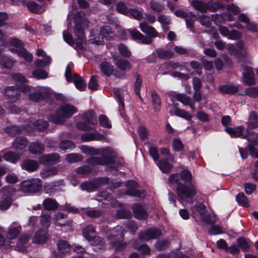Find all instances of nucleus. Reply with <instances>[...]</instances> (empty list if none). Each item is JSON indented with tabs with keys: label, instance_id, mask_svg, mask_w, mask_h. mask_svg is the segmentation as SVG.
<instances>
[{
	"label": "nucleus",
	"instance_id": "f257e3e1",
	"mask_svg": "<svg viewBox=\"0 0 258 258\" xmlns=\"http://www.w3.org/2000/svg\"><path fill=\"white\" fill-rule=\"evenodd\" d=\"M81 152L86 155H98L100 156H92L86 160V162L92 165H109L114 169L118 167V162L116 160L115 153L109 148L96 149L87 145H82L80 147Z\"/></svg>",
	"mask_w": 258,
	"mask_h": 258
},
{
	"label": "nucleus",
	"instance_id": "f03ea898",
	"mask_svg": "<svg viewBox=\"0 0 258 258\" xmlns=\"http://www.w3.org/2000/svg\"><path fill=\"white\" fill-rule=\"evenodd\" d=\"M170 186L176 184V192L180 202L191 201L197 194V189L192 183L185 184L179 181V174L173 173L168 178Z\"/></svg>",
	"mask_w": 258,
	"mask_h": 258
},
{
	"label": "nucleus",
	"instance_id": "7ed1b4c3",
	"mask_svg": "<svg viewBox=\"0 0 258 258\" xmlns=\"http://www.w3.org/2000/svg\"><path fill=\"white\" fill-rule=\"evenodd\" d=\"M124 230L121 226L118 225L114 227L108 235V239L112 240L111 245L115 250L121 251L126 246V243L123 242Z\"/></svg>",
	"mask_w": 258,
	"mask_h": 258
},
{
	"label": "nucleus",
	"instance_id": "20e7f679",
	"mask_svg": "<svg viewBox=\"0 0 258 258\" xmlns=\"http://www.w3.org/2000/svg\"><path fill=\"white\" fill-rule=\"evenodd\" d=\"M42 181L38 178H32L23 181L21 189L24 192L35 194L40 192L42 188Z\"/></svg>",
	"mask_w": 258,
	"mask_h": 258
},
{
	"label": "nucleus",
	"instance_id": "39448f33",
	"mask_svg": "<svg viewBox=\"0 0 258 258\" xmlns=\"http://www.w3.org/2000/svg\"><path fill=\"white\" fill-rule=\"evenodd\" d=\"M49 96L50 92L48 88L42 86L35 88L28 95L29 99L35 102L43 101L48 98Z\"/></svg>",
	"mask_w": 258,
	"mask_h": 258
},
{
	"label": "nucleus",
	"instance_id": "423d86ee",
	"mask_svg": "<svg viewBox=\"0 0 258 258\" xmlns=\"http://www.w3.org/2000/svg\"><path fill=\"white\" fill-rule=\"evenodd\" d=\"M174 14L177 17L184 19L186 27L189 28L192 33H196L194 28L195 17L192 12H186L182 9H179L174 12Z\"/></svg>",
	"mask_w": 258,
	"mask_h": 258
},
{
	"label": "nucleus",
	"instance_id": "0eeeda50",
	"mask_svg": "<svg viewBox=\"0 0 258 258\" xmlns=\"http://www.w3.org/2000/svg\"><path fill=\"white\" fill-rule=\"evenodd\" d=\"M57 250L53 251L52 258H63L71 249L70 243L66 240H59L56 243Z\"/></svg>",
	"mask_w": 258,
	"mask_h": 258
},
{
	"label": "nucleus",
	"instance_id": "6e6552de",
	"mask_svg": "<svg viewBox=\"0 0 258 258\" xmlns=\"http://www.w3.org/2000/svg\"><path fill=\"white\" fill-rule=\"evenodd\" d=\"M74 33L77 38L76 40V49H83V42L85 40L84 29L82 24L77 22L74 27Z\"/></svg>",
	"mask_w": 258,
	"mask_h": 258
},
{
	"label": "nucleus",
	"instance_id": "1a4fd4ad",
	"mask_svg": "<svg viewBox=\"0 0 258 258\" xmlns=\"http://www.w3.org/2000/svg\"><path fill=\"white\" fill-rule=\"evenodd\" d=\"M162 234V231L156 228L148 229L145 232H140L139 238L143 241H148L151 239L158 238Z\"/></svg>",
	"mask_w": 258,
	"mask_h": 258
},
{
	"label": "nucleus",
	"instance_id": "9d476101",
	"mask_svg": "<svg viewBox=\"0 0 258 258\" xmlns=\"http://www.w3.org/2000/svg\"><path fill=\"white\" fill-rule=\"evenodd\" d=\"M138 185V182L134 181H129L126 182V185L127 188L125 191V195L140 198H144L145 196V191L137 189Z\"/></svg>",
	"mask_w": 258,
	"mask_h": 258
},
{
	"label": "nucleus",
	"instance_id": "9b49d317",
	"mask_svg": "<svg viewBox=\"0 0 258 258\" xmlns=\"http://www.w3.org/2000/svg\"><path fill=\"white\" fill-rule=\"evenodd\" d=\"M4 91L6 98L11 102H15L21 97V91L16 87L8 86Z\"/></svg>",
	"mask_w": 258,
	"mask_h": 258
},
{
	"label": "nucleus",
	"instance_id": "f8f14e48",
	"mask_svg": "<svg viewBox=\"0 0 258 258\" xmlns=\"http://www.w3.org/2000/svg\"><path fill=\"white\" fill-rule=\"evenodd\" d=\"M109 178L108 177H103L99 180L95 181H85L82 183L80 187L83 190H87V191L90 192L97 189L99 184L103 183H106L108 182Z\"/></svg>",
	"mask_w": 258,
	"mask_h": 258
},
{
	"label": "nucleus",
	"instance_id": "ddd939ff",
	"mask_svg": "<svg viewBox=\"0 0 258 258\" xmlns=\"http://www.w3.org/2000/svg\"><path fill=\"white\" fill-rule=\"evenodd\" d=\"M60 161V156L57 153H51L39 157V161L44 165H52Z\"/></svg>",
	"mask_w": 258,
	"mask_h": 258
},
{
	"label": "nucleus",
	"instance_id": "4468645a",
	"mask_svg": "<svg viewBox=\"0 0 258 258\" xmlns=\"http://www.w3.org/2000/svg\"><path fill=\"white\" fill-rule=\"evenodd\" d=\"M242 75V80L244 84L247 86H252L255 84L254 73L252 68L246 67L243 70Z\"/></svg>",
	"mask_w": 258,
	"mask_h": 258
},
{
	"label": "nucleus",
	"instance_id": "2eb2a0df",
	"mask_svg": "<svg viewBox=\"0 0 258 258\" xmlns=\"http://www.w3.org/2000/svg\"><path fill=\"white\" fill-rule=\"evenodd\" d=\"M133 212L136 218L138 219H146L148 216L144 207L140 204H136L133 206Z\"/></svg>",
	"mask_w": 258,
	"mask_h": 258
},
{
	"label": "nucleus",
	"instance_id": "dca6fc26",
	"mask_svg": "<svg viewBox=\"0 0 258 258\" xmlns=\"http://www.w3.org/2000/svg\"><path fill=\"white\" fill-rule=\"evenodd\" d=\"M129 32L133 39L137 40L141 43L150 44L152 42V39L144 36L137 30H129Z\"/></svg>",
	"mask_w": 258,
	"mask_h": 258
},
{
	"label": "nucleus",
	"instance_id": "f3484780",
	"mask_svg": "<svg viewBox=\"0 0 258 258\" xmlns=\"http://www.w3.org/2000/svg\"><path fill=\"white\" fill-rule=\"evenodd\" d=\"M81 140L83 142H89L92 141H103L105 137L96 132L95 133H85L81 135Z\"/></svg>",
	"mask_w": 258,
	"mask_h": 258
},
{
	"label": "nucleus",
	"instance_id": "a211bd4d",
	"mask_svg": "<svg viewBox=\"0 0 258 258\" xmlns=\"http://www.w3.org/2000/svg\"><path fill=\"white\" fill-rule=\"evenodd\" d=\"M247 134L248 135L253 134V132L249 131V130H252L258 126V116L256 113L254 111H251L249 115L248 121L247 122Z\"/></svg>",
	"mask_w": 258,
	"mask_h": 258
},
{
	"label": "nucleus",
	"instance_id": "6ab92c4d",
	"mask_svg": "<svg viewBox=\"0 0 258 258\" xmlns=\"http://www.w3.org/2000/svg\"><path fill=\"white\" fill-rule=\"evenodd\" d=\"M140 28L141 31L148 36V38H155L158 36V32L152 26L149 25L146 22H144L140 24Z\"/></svg>",
	"mask_w": 258,
	"mask_h": 258
},
{
	"label": "nucleus",
	"instance_id": "aec40b11",
	"mask_svg": "<svg viewBox=\"0 0 258 258\" xmlns=\"http://www.w3.org/2000/svg\"><path fill=\"white\" fill-rule=\"evenodd\" d=\"M58 110L65 120L66 118L71 117L77 111V109L74 106L69 104L62 105Z\"/></svg>",
	"mask_w": 258,
	"mask_h": 258
},
{
	"label": "nucleus",
	"instance_id": "412c9836",
	"mask_svg": "<svg viewBox=\"0 0 258 258\" xmlns=\"http://www.w3.org/2000/svg\"><path fill=\"white\" fill-rule=\"evenodd\" d=\"M21 167L23 169L28 172H33L38 169L39 163L34 160L26 159L22 162Z\"/></svg>",
	"mask_w": 258,
	"mask_h": 258
},
{
	"label": "nucleus",
	"instance_id": "4be33fe9",
	"mask_svg": "<svg viewBox=\"0 0 258 258\" xmlns=\"http://www.w3.org/2000/svg\"><path fill=\"white\" fill-rule=\"evenodd\" d=\"M170 100L173 102L175 100L178 101L184 105H187L191 101V98L185 94L182 93H171L169 95Z\"/></svg>",
	"mask_w": 258,
	"mask_h": 258
},
{
	"label": "nucleus",
	"instance_id": "5701e85b",
	"mask_svg": "<svg viewBox=\"0 0 258 258\" xmlns=\"http://www.w3.org/2000/svg\"><path fill=\"white\" fill-rule=\"evenodd\" d=\"M44 145L40 142L31 143L28 147V150L30 153L35 155L41 154L44 152Z\"/></svg>",
	"mask_w": 258,
	"mask_h": 258
},
{
	"label": "nucleus",
	"instance_id": "b1692460",
	"mask_svg": "<svg viewBox=\"0 0 258 258\" xmlns=\"http://www.w3.org/2000/svg\"><path fill=\"white\" fill-rule=\"evenodd\" d=\"M28 143L27 139L25 137L21 136L14 139L12 146L14 149L18 151L25 148Z\"/></svg>",
	"mask_w": 258,
	"mask_h": 258
},
{
	"label": "nucleus",
	"instance_id": "393cba45",
	"mask_svg": "<svg viewBox=\"0 0 258 258\" xmlns=\"http://www.w3.org/2000/svg\"><path fill=\"white\" fill-rule=\"evenodd\" d=\"M16 62V60L10 56L5 54H0V65L3 68L11 69Z\"/></svg>",
	"mask_w": 258,
	"mask_h": 258
},
{
	"label": "nucleus",
	"instance_id": "a878e982",
	"mask_svg": "<svg viewBox=\"0 0 258 258\" xmlns=\"http://www.w3.org/2000/svg\"><path fill=\"white\" fill-rule=\"evenodd\" d=\"M47 237L48 234L46 231L40 229L35 233L33 242L38 244H43L46 242Z\"/></svg>",
	"mask_w": 258,
	"mask_h": 258
},
{
	"label": "nucleus",
	"instance_id": "bb28decb",
	"mask_svg": "<svg viewBox=\"0 0 258 258\" xmlns=\"http://www.w3.org/2000/svg\"><path fill=\"white\" fill-rule=\"evenodd\" d=\"M155 53L157 57L161 59H169L174 56V52L169 49L158 48L156 49Z\"/></svg>",
	"mask_w": 258,
	"mask_h": 258
},
{
	"label": "nucleus",
	"instance_id": "cd10ccee",
	"mask_svg": "<svg viewBox=\"0 0 258 258\" xmlns=\"http://www.w3.org/2000/svg\"><path fill=\"white\" fill-rule=\"evenodd\" d=\"M225 131L229 134L232 137H240L243 135L244 127L242 125L236 126L235 127H226Z\"/></svg>",
	"mask_w": 258,
	"mask_h": 258
},
{
	"label": "nucleus",
	"instance_id": "c85d7f7f",
	"mask_svg": "<svg viewBox=\"0 0 258 258\" xmlns=\"http://www.w3.org/2000/svg\"><path fill=\"white\" fill-rule=\"evenodd\" d=\"M239 86V85L235 86L229 84L223 85L219 87L218 90L224 94H233L238 92Z\"/></svg>",
	"mask_w": 258,
	"mask_h": 258
},
{
	"label": "nucleus",
	"instance_id": "c756f323",
	"mask_svg": "<svg viewBox=\"0 0 258 258\" xmlns=\"http://www.w3.org/2000/svg\"><path fill=\"white\" fill-rule=\"evenodd\" d=\"M42 205L45 210L54 211L58 208L59 205L55 200L48 198L43 201Z\"/></svg>",
	"mask_w": 258,
	"mask_h": 258
},
{
	"label": "nucleus",
	"instance_id": "7c9ffc66",
	"mask_svg": "<svg viewBox=\"0 0 258 258\" xmlns=\"http://www.w3.org/2000/svg\"><path fill=\"white\" fill-rule=\"evenodd\" d=\"M169 113L170 115H175L177 116L182 117L187 120H190L192 118V116L187 111L180 108L176 109H170Z\"/></svg>",
	"mask_w": 258,
	"mask_h": 258
},
{
	"label": "nucleus",
	"instance_id": "2f4dec72",
	"mask_svg": "<svg viewBox=\"0 0 258 258\" xmlns=\"http://www.w3.org/2000/svg\"><path fill=\"white\" fill-rule=\"evenodd\" d=\"M48 120L55 124H63L65 120L58 109L54 114H51L48 116Z\"/></svg>",
	"mask_w": 258,
	"mask_h": 258
},
{
	"label": "nucleus",
	"instance_id": "473e14b6",
	"mask_svg": "<svg viewBox=\"0 0 258 258\" xmlns=\"http://www.w3.org/2000/svg\"><path fill=\"white\" fill-rule=\"evenodd\" d=\"M83 234L88 241H92L95 237L94 227L91 225L86 226L83 230Z\"/></svg>",
	"mask_w": 258,
	"mask_h": 258
},
{
	"label": "nucleus",
	"instance_id": "72a5a7b5",
	"mask_svg": "<svg viewBox=\"0 0 258 258\" xmlns=\"http://www.w3.org/2000/svg\"><path fill=\"white\" fill-rule=\"evenodd\" d=\"M100 71L106 76H110L113 72V66L109 62L102 61L99 64Z\"/></svg>",
	"mask_w": 258,
	"mask_h": 258
},
{
	"label": "nucleus",
	"instance_id": "f704fd0d",
	"mask_svg": "<svg viewBox=\"0 0 258 258\" xmlns=\"http://www.w3.org/2000/svg\"><path fill=\"white\" fill-rule=\"evenodd\" d=\"M82 118L92 125H95L97 122V119L94 116V112L92 110L84 112L82 115Z\"/></svg>",
	"mask_w": 258,
	"mask_h": 258
},
{
	"label": "nucleus",
	"instance_id": "c9c22d12",
	"mask_svg": "<svg viewBox=\"0 0 258 258\" xmlns=\"http://www.w3.org/2000/svg\"><path fill=\"white\" fill-rule=\"evenodd\" d=\"M14 51L18 56H22L26 61L28 62H31L32 61V54L28 51L25 48L14 49Z\"/></svg>",
	"mask_w": 258,
	"mask_h": 258
},
{
	"label": "nucleus",
	"instance_id": "e433bc0d",
	"mask_svg": "<svg viewBox=\"0 0 258 258\" xmlns=\"http://www.w3.org/2000/svg\"><path fill=\"white\" fill-rule=\"evenodd\" d=\"M158 166L162 172L164 173H169L173 167L172 165L166 159L160 160L158 163Z\"/></svg>",
	"mask_w": 258,
	"mask_h": 258
},
{
	"label": "nucleus",
	"instance_id": "4c0bfd02",
	"mask_svg": "<svg viewBox=\"0 0 258 258\" xmlns=\"http://www.w3.org/2000/svg\"><path fill=\"white\" fill-rule=\"evenodd\" d=\"M76 88L80 90L84 91L86 88V84L83 79L77 74H74L73 81Z\"/></svg>",
	"mask_w": 258,
	"mask_h": 258
},
{
	"label": "nucleus",
	"instance_id": "58836bf2",
	"mask_svg": "<svg viewBox=\"0 0 258 258\" xmlns=\"http://www.w3.org/2000/svg\"><path fill=\"white\" fill-rule=\"evenodd\" d=\"M22 228L20 226L17 227L11 226L8 231L7 236L8 238L13 239L16 238L20 233Z\"/></svg>",
	"mask_w": 258,
	"mask_h": 258
},
{
	"label": "nucleus",
	"instance_id": "ea45409f",
	"mask_svg": "<svg viewBox=\"0 0 258 258\" xmlns=\"http://www.w3.org/2000/svg\"><path fill=\"white\" fill-rule=\"evenodd\" d=\"M13 203L11 196L3 197L0 200V210H6L10 208Z\"/></svg>",
	"mask_w": 258,
	"mask_h": 258
},
{
	"label": "nucleus",
	"instance_id": "a19ab883",
	"mask_svg": "<svg viewBox=\"0 0 258 258\" xmlns=\"http://www.w3.org/2000/svg\"><path fill=\"white\" fill-rule=\"evenodd\" d=\"M179 179L180 178L182 181L184 182L185 184H190L192 183V176L190 172L187 169L182 170L180 174H179Z\"/></svg>",
	"mask_w": 258,
	"mask_h": 258
},
{
	"label": "nucleus",
	"instance_id": "79ce46f5",
	"mask_svg": "<svg viewBox=\"0 0 258 258\" xmlns=\"http://www.w3.org/2000/svg\"><path fill=\"white\" fill-rule=\"evenodd\" d=\"M4 158L5 160L15 163L20 159V156L12 151H8L4 154Z\"/></svg>",
	"mask_w": 258,
	"mask_h": 258
},
{
	"label": "nucleus",
	"instance_id": "37998d69",
	"mask_svg": "<svg viewBox=\"0 0 258 258\" xmlns=\"http://www.w3.org/2000/svg\"><path fill=\"white\" fill-rule=\"evenodd\" d=\"M116 67L122 71L130 70L132 69L130 62L123 58H120L116 61Z\"/></svg>",
	"mask_w": 258,
	"mask_h": 258
},
{
	"label": "nucleus",
	"instance_id": "c03bdc74",
	"mask_svg": "<svg viewBox=\"0 0 258 258\" xmlns=\"http://www.w3.org/2000/svg\"><path fill=\"white\" fill-rule=\"evenodd\" d=\"M30 239V236L27 234H23L19 238L17 242L16 247L20 251H23L25 249L24 245L27 243Z\"/></svg>",
	"mask_w": 258,
	"mask_h": 258
},
{
	"label": "nucleus",
	"instance_id": "a18cd8bd",
	"mask_svg": "<svg viewBox=\"0 0 258 258\" xmlns=\"http://www.w3.org/2000/svg\"><path fill=\"white\" fill-rule=\"evenodd\" d=\"M133 246L142 254H146L150 252V248L147 244H140L138 241H135L133 244Z\"/></svg>",
	"mask_w": 258,
	"mask_h": 258
},
{
	"label": "nucleus",
	"instance_id": "49530a36",
	"mask_svg": "<svg viewBox=\"0 0 258 258\" xmlns=\"http://www.w3.org/2000/svg\"><path fill=\"white\" fill-rule=\"evenodd\" d=\"M23 129L22 127L14 125L6 127L5 131L9 135L14 137L18 134H21L23 131Z\"/></svg>",
	"mask_w": 258,
	"mask_h": 258
},
{
	"label": "nucleus",
	"instance_id": "de8ad7c7",
	"mask_svg": "<svg viewBox=\"0 0 258 258\" xmlns=\"http://www.w3.org/2000/svg\"><path fill=\"white\" fill-rule=\"evenodd\" d=\"M57 172V169L54 167H53L47 169L42 170L40 173V174L42 178L45 179L48 177L52 176L56 174Z\"/></svg>",
	"mask_w": 258,
	"mask_h": 258
},
{
	"label": "nucleus",
	"instance_id": "09e8293b",
	"mask_svg": "<svg viewBox=\"0 0 258 258\" xmlns=\"http://www.w3.org/2000/svg\"><path fill=\"white\" fill-rule=\"evenodd\" d=\"M65 159L68 162L73 163L82 161L83 156L81 154L71 153L67 154Z\"/></svg>",
	"mask_w": 258,
	"mask_h": 258
},
{
	"label": "nucleus",
	"instance_id": "8fccbe9b",
	"mask_svg": "<svg viewBox=\"0 0 258 258\" xmlns=\"http://www.w3.org/2000/svg\"><path fill=\"white\" fill-rule=\"evenodd\" d=\"M151 96L152 99V103L154 106L155 109L158 111L160 109V105H161V100L157 94V92L155 90H153L151 92Z\"/></svg>",
	"mask_w": 258,
	"mask_h": 258
},
{
	"label": "nucleus",
	"instance_id": "3c124183",
	"mask_svg": "<svg viewBox=\"0 0 258 258\" xmlns=\"http://www.w3.org/2000/svg\"><path fill=\"white\" fill-rule=\"evenodd\" d=\"M149 5L151 9L155 12L160 13L164 9V5L156 0H151L150 2Z\"/></svg>",
	"mask_w": 258,
	"mask_h": 258
},
{
	"label": "nucleus",
	"instance_id": "603ef678",
	"mask_svg": "<svg viewBox=\"0 0 258 258\" xmlns=\"http://www.w3.org/2000/svg\"><path fill=\"white\" fill-rule=\"evenodd\" d=\"M76 147L75 144L68 140H64L61 141L59 145V147L62 150H72L74 149Z\"/></svg>",
	"mask_w": 258,
	"mask_h": 258
},
{
	"label": "nucleus",
	"instance_id": "864d4df0",
	"mask_svg": "<svg viewBox=\"0 0 258 258\" xmlns=\"http://www.w3.org/2000/svg\"><path fill=\"white\" fill-rule=\"evenodd\" d=\"M142 86V80L140 75H137L136 76V81L134 84V90L137 96L142 99L140 94V89Z\"/></svg>",
	"mask_w": 258,
	"mask_h": 258
},
{
	"label": "nucleus",
	"instance_id": "5fc2aeb1",
	"mask_svg": "<svg viewBox=\"0 0 258 258\" xmlns=\"http://www.w3.org/2000/svg\"><path fill=\"white\" fill-rule=\"evenodd\" d=\"M27 9L33 13H39L41 12V8L36 3L32 1H29L26 3Z\"/></svg>",
	"mask_w": 258,
	"mask_h": 258
},
{
	"label": "nucleus",
	"instance_id": "6e6d98bb",
	"mask_svg": "<svg viewBox=\"0 0 258 258\" xmlns=\"http://www.w3.org/2000/svg\"><path fill=\"white\" fill-rule=\"evenodd\" d=\"M51 62V58L49 56H44L41 59H38L35 61V65L37 67H45Z\"/></svg>",
	"mask_w": 258,
	"mask_h": 258
},
{
	"label": "nucleus",
	"instance_id": "4d7b16f0",
	"mask_svg": "<svg viewBox=\"0 0 258 258\" xmlns=\"http://www.w3.org/2000/svg\"><path fill=\"white\" fill-rule=\"evenodd\" d=\"M239 95H246L251 97H258V88L251 87L245 89L244 93H240Z\"/></svg>",
	"mask_w": 258,
	"mask_h": 258
},
{
	"label": "nucleus",
	"instance_id": "13d9d810",
	"mask_svg": "<svg viewBox=\"0 0 258 258\" xmlns=\"http://www.w3.org/2000/svg\"><path fill=\"white\" fill-rule=\"evenodd\" d=\"M237 246L240 248L242 251H247L249 247V244L246 239L243 237L238 238L237 240Z\"/></svg>",
	"mask_w": 258,
	"mask_h": 258
},
{
	"label": "nucleus",
	"instance_id": "bf43d9fd",
	"mask_svg": "<svg viewBox=\"0 0 258 258\" xmlns=\"http://www.w3.org/2000/svg\"><path fill=\"white\" fill-rule=\"evenodd\" d=\"M63 38L67 43L76 48V41L74 40L72 35L68 30L63 31Z\"/></svg>",
	"mask_w": 258,
	"mask_h": 258
},
{
	"label": "nucleus",
	"instance_id": "052dcab7",
	"mask_svg": "<svg viewBox=\"0 0 258 258\" xmlns=\"http://www.w3.org/2000/svg\"><path fill=\"white\" fill-rule=\"evenodd\" d=\"M116 9L118 13L126 16H128L129 9H127L124 3L122 2L117 3L116 5Z\"/></svg>",
	"mask_w": 258,
	"mask_h": 258
},
{
	"label": "nucleus",
	"instance_id": "680f3d73",
	"mask_svg": "<svg viewBox=\"0 0 258 258\" xmlns=\"http://www.w3.org/2000/svg\"><path fill=\"white\" fill-rule=\"evenodd\" d=\"M172 148L174 151L180 152L183 149L184 145L179 139L175 138L172 143Z\"/></svg>",
	"mask_w": 258,
	"mask_h": 258
},
{
	"label": "nucleus",
	"instance_id": "e2e57ef3",
	"mask_svg": "<svg viewBox=\"0 0 258 258\" xmlns=\"http://www.w3.org/2000/svg\"><path fill=\"white\" fill-rule=\"evenodd\" d=\"M99 121L100 125L105 128H111V124L107 116L101 114L99 116Z\"/></svg>",
	"mask_w": 258,
	"mask_h": 258
},
{
	"label": "nucleus",
	"instance_id": "0e129e2a",
	"mask_svg": "<svg viewBox=\"0 0 258 258\" xmlns=\"http://www.w3.org/2000/svg\"><path fill=\"white\" fill-rule=\"evenodd\" d=\"M112 33L111 29L109 26H103L100 28V35L103 38H106L109 40L110 34Z\"/></svg>",
	"mask_w": 258,
	"mask_h": 258
},
{
	"label": "nucleus",
	"instance_id": "69168bd1",
	"mask_svg": "<svg viewBox=\"0 0 258 258\" xmlns=\"http://www.w3.org/2000/svg\"><path fill=\"white\" fill-rule=\"evenodd\" d=\"M118 49L120 54L124 57L129 58L131 56V52L124 44H119L118 46Z\"/></svg>",
	"mask_w": 258,
	"mask_h": 258
},
{
	"label": "nucleus",
	"instance_id": "338daca9",
	"mask_svg": "<svg viewBox=\"0 0 258 258\" xmlns=\"http://www.w3.org/2000/svg\"><path fill=\"white\" fill-rule=\"evenodd\" d=\"M192 5L195 9L201 13L206 12V5L202 1L195 0L192 2Z\"/></svg>",
	"mask_w": 258,
	"mask_h": 258
},
{
	"label": "nucleus",
	"instance_id": "774afa93",
	"mask_svg": "<svg viewBox=\"0 0 258 258\" xmlns=\"http://www.w3.org/2000/svg\"><path fill=\"white\" fill-rule=\"evenodd\" d=\"M34 125L37 129L41 132H43L46 130L48 126V124L46 121L43 120H37L34 122Z\"/></svg>",
	"mask_w": 258,
	"mask_h": 258
}]
</instances>
